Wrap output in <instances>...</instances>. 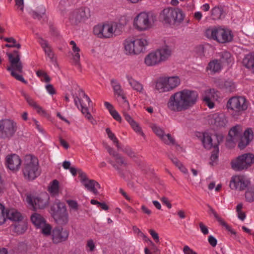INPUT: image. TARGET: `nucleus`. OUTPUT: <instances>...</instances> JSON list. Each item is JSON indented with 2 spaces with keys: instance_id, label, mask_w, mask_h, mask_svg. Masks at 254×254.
Returning <instances> with one entry per match:
<instances>
[{
  "instance_id": "1",
  "label": "nucleus",
  "mask_w": 254,
  "mask_h": 254,
  "mask_svg": "<svg viewBox=\"0 0 254 254\" xmlns=\"http://www.w3.org/2000/svg\"><path fill=\"white\" fill-rule=\"evenodd\" d=\"M198 94L193 90L185 89L172 94L167 103L168 108L173 112H181L193 107L197 102Z\"/></svg>"
},
{
  "instance_id": "2",
  "label": "nucleus",
  "mask_w": 254,
  "mask_h": 254,
  "mask_svg": "<svg viewBox=\"0 0 254 254\" xmlns=\"http://www.w3.org/2000/svg\"><path fill=\"white\" fill-rule=\"evenodd\" d=\"M243 132L241 126L237 125L233 127L229 132L227 142L234 143L239 140L238 146L240 149L245 148L253 140L254 133L251 128L247 129L242 135Z\"/></svg>"
},
{
  "instance_id": "3",
  "label": "nucleus",
  "mask_w": 254,
  "mask_h": 254,
  "mask_svg": "<svg viewBox=\"0 0 254 254\" xmlns=\"http://www.w3.org/2000/svg\"><path fill=\"white\" fill-rule=\"evenodd\" d=\"M172 50L170 46H164L146 56L144 63L147 66H154L167 61L171 57Z\"/></svg>"
},
{
  "instance_id": "4",
  "label": "nucleus",
  "mask_w": 254,
  "mask_h": 254,
  "mask_svg": "<svg viewBox=\"0 0 254 254\" xmlns=\"http://www.w3.org/2000/svg\"><path fill=\"white\" fill-rule=\"evenodd\" d=\"M156 20V17L153 13L141 12L134 18L133 26L139 31H145L153 27Z\"/></svg>"
},
{
  "instance_id": "5",
  "label": "nucleus",
  "mask_w": 254,
  "mask_h": 254,
  "mask_svg": "<svg viewBox=\"0 0 254 254\" xmlns=\"http://www.w3.org/2000/svg\"><path fill=\"white\" fill-rule=\"evenodd\" d=\"M22 172L24 178L28 181H32L39 176L38 159L31 155H26L24 158Z\"/></svg>"
},
{
  "instance_id": "6",
  "label": "nucleus",
  "mask_w": 254,
  "mask_h": 254,
  "mask_svg": "<svg viewBox=\"0 0 254 254\" xmlns=\"http://www.w3.org/2000/svg\"><path fill=\"white\" fill-rule=\"evenodd\" d=\"M51 214L55 222L61 226L66 225L69 221L68 214L65 204L55 200L51 206Z\"/></svg>"
},
{
  "instance_id": "7",
  "label": "nucleus",
  "mask_w": 254,
  "mask_h": 254,
  "mask_svg": "<svg viewBox=\"0 0 254 254\" xmlns=\"http://www.w3.org/2000/svg\"><path fill=\"white\" fill-rule=\"evenodd\" d=\"M205 33L207 37L220 43L230 42L234 37L231 30L220 26L209 28L206 30Z\"/></svg>"
},
{
  "instance_id": "8",
  "label": "nucleus",
  "mask_w": 254,
  "mask_h": 254,
  "mask_svg": "<svg viewBox=\"0 0 254 254\" xmlns=\"http://www.w3.org/2000/svg\"><path fill=\"white\" fill-rule=\"evenodd\" d=\"M185 16L184 12L179 8L167 7L164 9L160 14L163 21L170 25L180 24L183 21Z\"/></svg>"
},
{
  "instance_id": "9",
  "label": "nucleus",
  "mask_w": 254,
  "mask_h": 254,
  "mask_svg": "<svg viewBox=\"0 0 254 254\" xmlns=\"http://www.w3.org/2000/svg\"><path fill=\"white\" fill-rule=\"evenodd\" d=\"M248 107L246 99L242 96H234L227 102L226 108L228 112L234 117L241 115Z\"/></svg>"
},
{
  "instance_id": "10",
  "label": "nucleus",
  "mask_w": 254,
  "mask_h": 254,
  "mask_svg": "<svg viewBox=\"0 0 254 254\" xmlns=\"http://www.w3.org/2000/svg\"><path fill=\"white\" fill-rule=\"evenodd\" d=\"M180 83L179 76H162L156 81L155 89L159 93L168 92L177 87Z\"/></svg>"
},
{
  "instance_id": "11",
  "label": "nucleus",
  "mask_w": 254,
  "mask_h": 254,
  "mask_svg": "<svg viewBox=\"0 0 254 254\" xmlns=\"http://www.w3.org/2000/svg\"><path fill=\"white\" fill-rule=\"evenodd\" d=\"M8 57L10 63V66L7 69L10 71L11 75L17 80L27 84V82L23 76L18 74L22 72V64L20 61V55L17 51H14L13 54H8Z\"/></svg>"
},
{
  "instance_id": "12",
  "label": "nucleus",
  "mask_w": 254,
  "mask_h": 254,
  "mask_svg": "<svg viewBox=\"0 0 254 254\" xmlns=\"http://www.w3.org/2000/svg\"><path fill=\"white\" fill-rule=\"evenodd\" d=\"M119 25L116 23H106L94 26L93 32L99 38H109L119 34Z\"/></svg>"
},
{
  "instance_id": "13",
  "label": "nucleus",
  "mask_w": 254,
  "mask_h": 254,
  "mask_svg": "<svg viewBox=\"0 0 254 254\" xmlns=\"http://www.w3.org/2000/svg\"><path fill=\"white\" fill-rule=\"evenodd\" d=\"M254 162V155L251 153H245L238 156L231 163L232 168L236 171L247 169Z\"/></svg>"
},
{
  "instance_id": "14",
  "label": "nucleus",
  "mask_w": 254,
  "mask_h": 254,
  "mask_svg": "<svg viewBox=\"0 0 254 254\" xmlns=\"http://www.w3.org/2000/svg\"><path fill=\"white\" fill-rule=\"evenodd\" d=\"M31 221L37 229L41 230L45 236H49L51 232L52 226L47 223L45 219L40 214L34 213L31 216Z\"/></svg>"
},
{
  "instance_id": "15",
  "label": "nucleus",
  "mask_w": 254,
  "mask_h": 254,
  "mask_svg": "<svg viewBox=\"0 0 254 254\" xmlns=\"http://www.w3.org/2000/svg\"><path fill=\"white\" fill-rule=\"evenodd\" d=\"M17 130L16 124L11 120H0V136L2 138H10Z\"/></svg>"
},
{
  "instance_id": "16",
  "label": "nucleus",
  "mask_w": 254,
  "mask_h": 254,
  "mask_svg": "<svg viewBox=\"0 0 254 254\" xmlns=\"http://www.w3.org/2000/svg\"><path fill=\"white\" fill-rule=\"evenodd\" d=\"M49 197L46 192H43L36 197L28 195L26 198L27 203L34 209H43L48 203Z\"/></svg>"
},
{
  "instance_id": "17",
  "label": "nucleus",
  "mask_w": 254,
  "mask_h": 254,
  "mask_svg": "<svg viewBox=\"0 0 254 254\" xmlns=\"http://www.w3.org/2000/svg\"><path fill=\"white\" fill-rule=\"evenodd\" d=\"M52 242L55 244H59L67 241L69 236L68 230L62 227L57 226L51 229L50 233Z\"/></svg>"
},
{
  "instance_id": "18",
  "label": "nucleus",
  "mask_w": 254,
  "mask_h": 254,
  "mask_svg": "<svg viewBox=\"0 0 254 254\" xmlns=\"http://www.w3.org/2000/svg\"><path fill=\"white\" fill-rule=\"evenodd\" d=\"M250 180L244 176L236 175L231 178L229 187L232 190H244L250 184Z\"/></svg>"
},
{
  "instance_id": "19",
  "label": "nucleus",
  "mask_w": 254,
  "mask_h": 254,
  "mask_svg": "<svg viewBox=\"0 0 254 254\" xmlns=\"http://www.w3.org/2000/svg\"><path fill=\"white\" fill-rule=\"evenodd\" d=\"M222 140V136L219 135H210L209 133L205 132L203 134L202 142L204 147L208 149L212 147L218 146L220 142Z\"/></svg>"
},
{
  "instance_id": "20",
  "label": "nucleus",
  "mask_w": 254,
  "mask_h": 254,
  "mask_svg": "<svg viewBox=\"0 0 254 254\" xmlns=\"http://www.w3.org/2000/svg\"><path fill=\"white\" fill-rule=\"evenodd\" d=\"M207 119L209 124L217 127H225L228 123L226 117L223 113L211 114L207 116Z\"/></svg>"
},
{
  "instance_id": "21",
  "label": "nucleus",
  "mask_w": 254,
  "mask_h": 254,
  "mask_svg": "<svg viewBox=\"0 0 254 254\" xmlns=\"http://www.w3.org/2000/svg\"><path fill=\"white\" fill-rule=\"evenodd\" d=\"M5 165L9 170L12 171H17L20 168L21 159L16 154H8L5 158Z\"/></svg>"
},
{
  "instance_id": "22",
  "label": "nucleus",
  "mask_w": 254,
  "mask_h": 254,
  "mask_svg": "<svg viewBox=\"0 0 254 254\" xmlns=\"http://www.w3.org/2000/svg\"><path fill=\"white\" fill-rule=\"evenodd\" d=\"M219 97L218 92L214 89L206 90L202 95L203 101L210 109L214 107V101H217Z\"/></svg>"
},
{
  "instance_id": "23",
  "label": "nucleus",
  "mask_w": 254,
  "mask_h": 254,
  "mask_svg": "<svg viewBox=\"0 0 254 254\" xmlns=\"http://www.w3.org/2000/svg\"><path fill=\"white\" fill-rule=\"evenodd\" d=\"M88 17L85 9L83 8L70 11L69 20L73 24H77Z\"/></svg>"
},
{
  "instance_id": "24",
  "label": "nucleus",
  "mask_w": 254,
  "mask_h": 254,
  "mask_svg": "<svg viewBox=\"0 0 254 254\" xmlns=\"http://www.w3.org/2000/svg\"><path fill=\"white\" fill-rule=\"evenodd\" d=\"M21 95L24 97L29 106L36 110L37 112L42 115L46 114V112L35 101L32 99L24 90L20 91Z\"/></svg>"
},
{
  "instance_id": "25",
  "label": "nucleus",
  "mask_w": 254,
  "mask_h": 254,
  "mask_svg": "<svg viewBox=\"0 0 254 254\" xmlns=\"http://www.w3.org/2000/svg\"><path fill=\"white\" fill-rule=\"evenodd\" d=\"M132 41L134 45L135 55L143 52L145 50V47L148 43L147 40L144 38L132 40Z\"/></svg>"
},
{
  "instance_id": "26",
  "label": "nucleus",
  "mask_w": 254,
  "mask_h": 254,
  "mask_svg": "<svg viewBox=\"0 0 254 254\" xmlns=\"http://www.w3.org/2000/svg\"><path fill=\"white\" fill-rule=\"evenodd\" d=\"M223 65L218 60H211L206 68L207 71H209L211 74L219 73L222 69Z\"/></svg>"
},
{
  "instance_id": "27",
  "label": "nucleus",
  "mask_w": 254,
  "mask_h": 254,
  "mask_svg": "<svg viewBox=\"0 0 254 254\" xmlns=\"http://www.w3.org/2000/svg\"><path fill=\"white\" fill-rule=\"evenodd\" d=\"M74 101L75 106L79 109V107L81 108V111L82 113L84 115L85 118L88 120L91 123L94 124V122L95 121L93 119L92 115L89 112L88 109L87 108L85 107L83 104L81 103V100L80 99L76 97L74 98Z\"/></svg>"
},
{
  "instance_id": "28",
  "label": "nucleus",
  "mask_w": 254,
  "mask_h": 254,
  "mask_svg": "<svg viewBox=\"0 0 254 254\" xmlns=\"http://www.w3.org/2000/svg\"><path fill=\"white\" fill-rule=\"evenodd\" d=\"M124 116L126 120L130 124L132 129L138 134L144 136V133L138 124L135 122L131 116L126 112H124Z\"/></svg>"
},
{
  "instance_id": "29",
  "label": "nucleus",
  "mask_w": 254,
  "mask_h": 254,
  "mask_svg": "<svg viewBox=\"0 0 254 254\" xmlns=\"http://www.w3.org/2000/svg\"><path fill=\"white\" fill-rule=\"evenodd\" d=\"M208 208H209V213L210 214H213L215 218L218 221V222L219 223V224L225 227L226 229L231 232V234H235V231L233 230V229H232V228L229 226L225 221L224 220L221 218L218 214L217 213L216 211L210 206L208 205Z\"/></svg>"
},
{
  "instance_id": "30",
  "label": "nucleus",
  "mask_w": 254,
  "mask_h": 254,
  "mask_svg": "<svg viewBox=\"0 0 254 254\" xmlns=\"http://www.w3.org/2000/svg\"><path fill=\"white\" fill-rule=\"evenodd\" d=\"M83 185L88 190L92 192L94 194L98 193V189L100 188V184L94 180H88Z\"/></svg>"
},
{
  "instance_id": "31",
  "label": "nucleus",
  "mask_w": 254,
  "mask_h": 254,
  "mask_svg": "<svg viewBox=\"0 0 254 254\" xmlns=\"http://www.w3.org/2000/svg\"><path fill=\"white\" fill-rule=\"evenodd\" d=\"M217 57L219 58V61L222 64H229L233 61V59L231 53L228 51H224L217 54Z\"/></svg>"
},
{
  "instance_id": "32",
  "label": "nucleus",
  "mask_w": 254,
  "mask_h": 254,
  "mask_svg": "<svg viewBox=\"0 0 254 254\" xmlns=\"http://www.w3.org/2000/svg\"><path fill=\"white\" fill-rule=\"evenodd\" d=\"M6 218L16 222L23 219L20 213L14 209H10L6 211Z\"/></svg>"
},
{
  "instance_id": "33",
  "label": "nucleus",
  "mask_w": 254,
  "mask_h": 254,
  "mask_svg": "<svg viewBox=\"0 0 254 254\" xmlns=\"http://www.w3.org/2000/svg\"><path fill=\"white\" fill-rule=\"evenodd\" d=\"M14 231L18 234H22L26 232L27 229V223L25 220L17 221L14 225Z\"/></svg>"
},
{
  "instance_id": "34",
  "label": "nucleus",
  "mask_w": 254,
  "mask_h": 254,
  "mask_svg": "<svg viewBox=\"0 0 254 254\" xmlns=\"http://www.w3.org/2000/svg\"><path fill=\"white\" fill-rule=\"evenodd\" d=\"M243 64L254 73V54L247 55L243 60Z\"/></svg>"
},
{
  "instance_id": "35",
  "label": "nucleus",
  "mask_w": 254,
  "mask_h": 254,
  "mask_svg": "<svg viewBox=\"0 0 254 254\" xmlns=\"http://www.w3.org/2000/svg\"><path fill=\"white\" fill-rule=\"evenodd\" d=\"M111 83L113 88L115 94L117 95L118 97H122L123 99H125V96L124 95L123 91L120 84L115 79H112Z\"/></svg>"
},
{
  "instance_id": "36",
  "label": "nucleus",
  "mask_w": 254,
  "mask_h": 254,
  "mask_svg": "<svg viewBox=\"0 0 254 254\" xmlns=\"http://www.w3.org/2000/svg\"><path fill=\"white\" fill-rule=\"evenodd\" d=\"M125 52L127 55L134 54L132 39H127L124 42Z\"/></svg>"
},
{
  "instance_id": "37",
  "label": "nucleus",
  "mask_w": 254,
  "mask_h": 254,
  "mask_svg": "<svg viewBox=\"0 0 254 254\" xmlns=\"http://www.w3.org/2000/svg\"><path fill=\"white\" fill-rule=\"evenodd\" d=\"M48 191L53 196H57L59 193V182L57 180H54L50 184L48 187Z\"/></svg>"
},
{
  "instance_id": "38",
  "label": "nucleus",
  "mask_w": 254,
  "mask_h": 254,
  "mask_svg": "<svg viewBox=\"0 0 254 254\" xmlns=\"http://www.w3.org/2000/svg\"><path fill=\"white\" fill-rule=\"evenodd\" d=\"M70 44L71 46L72 50L74 53V55H73V60L75 64L79 65L80 57L79 53L80 52V49L76 46V44L74 41H71L70 42Z\"/></svg>"
},
{
  "instance_id": "39",
  "label": "nucleus",
  "mask_w": 254,
  "mask_h": 254,
  "mask_svg": "<svg viewBox=\"0 0 254 254\" xmlns=\"http://www.w3.org/2000/svg\"><path fill=\"white\" fill-rule=\"evenodd\" d=\"M127 80L132 88L138 92H141L143 90V86L138 81L135 80L132 77L127 76Z\"/></svg>"
},
{
  "instance_id": "40",
  "label": "nucleus",
  "mask_w": 254,
  "mask_h": 254,
  "mask_svg": "<svg viewBox=\"0 0 254 254\" xmlns=\"http://www.w3.org/2000/svg\"><path fill=\"white\" fill-rule=\"evenodd\" d=\"M46 12L45 7L43 5H40L37 7L36 10L31 11V15L35 19H40Z\"/></svg>"
},
{
  "instance_id": "41",
  "label": "nucleus",
  "mask_w": 254,
  "mask_h": 254,
  "mask_svg": "<svg viewBox=\"0 0 254 254\" xmlns=\"http://www.w3.org/2000/svg\"><path fill=\"white\" fill-rule=\"evenodd\" d=\"M222 8L215 6L211 10V16L213 20H218L221 18L223 14Z\"/></svg>"
},
{
  "instance_id": "42",
  "label": "nucleus",
  "mask_w": 254,
  "mask_h": 254,
  "mask_svg": "<svg viewBox=\"0 0 254 254\" xmlns=\"http://www.w3.org/2000/svg\"><path fill=\"white\" fill-rule=\"evenodd\" d=\"M38 42L41 46L46 55L53 52L52 49L48 42L42 38H40Z\"/></svg>"
},
{
  "instance_id": "43",
  "label": "nucleus",
  "mask_w": 254,
  "mask_h": 254,
  "mask_svg": "<svg viewBox=\"0 0 254 254\" xmlns=\"http://www.w3.org/2000/svg\"><path fill=\"white\" fill-rule=\"evenodd\" d=\"M106 149L107 150L109 153L112 155L114 157H115V159L119 160L121 163L124 164L125 160L122 156H121L119 154H118L117 152H116L113 148L110 147V146H106Z\"/></svg>"
},
{
  "instance_id": "44",
  "label": "nucleus",
  "mask_w": 254,
  "mask_h": 254,
  "mask_svg": "<svg viewBox=\"0 0 254 254\" xmlns=\"http://www.w3.org/2000/svg\"><path fill=\"white\" fill-rule=\"evenodd\" d=\"M245 197L246 200L249 202L254 201V187H252L247 189L245 192Z\"/></svg>"
},
{
  "instance_id": "45",
  "label": "nucleus",
  "mask_w": 254,
  "mask_h": 254,
  "mask_svg": "<svg viewBox=\"0 0 254 254\" xmlns=\"http://www.w3.org/2000/svg\"><path fill=\"white\" fill-rule=\"evenodd\" d=\"M109 163L112 165V166L119 173H122V169H121V166H126L127 165V163L125 160L124 164L121 163L120 161L118 159H115V161H113L111 160H109L108 161Z\"/></svg>"
},
{
  "instance_id": "46",
  "label": "nucleus",
  "mask_w": 254,
  "mask_h": 254,
  "mask_svg": "<svg viewBox=\"0 0 254 254\" xmlns=\"http://www.w3.org/2000/svg\"><path fill=\"white\" fill-rule=\"evenodd\" d=\"M85 250L87 253H91L95 251V243L92 239H89L87 241Z\"/></svg>"
},
{
  "instance_id": "47",
  "label": "nucleus",
  "mask_w": 254,
  "mask_h": 254,
  "mask_svg": "<svg viewBox=\"0 0 254 254\" xmlns=\"http://www.w3.org/2000/svg\"><path fill=\"white\" fill-rule=\"evenodd\" d=\"M162 141L168 145H173L175 144V139L170 134H164L161 138Z\"/></svg>"
},
{
  "instance_id": "48",
  "label": "nucleus",
  "mask_w": 254,
  "mask_h": 254,
  "mask_svg": "<svg viewBox=\"0 0 254 254\" xmlns=\"http://www.w3.org/2000/svg\"><path fill=\"white\" fill-rule=\"evenodd\" d=\"M219 149L218 146L214 147V151L212 152L210 157V164L211 165H214L215 163L217 161L218 157Z\"/></svg>"
},
{
  "instance_id": "49",
  "label": "nucleus",
  "mask_w": 254,
  "mask_h": 254,
  "mask_svg": "<svg viewBox=\"0 0 254 254\" xmlns=\"http://www.w3.org/2000/svg\"><path fill=\"white\" fill-rule=\"evenodd\" d=\"M6 218V211H5V208L0 203V225L3 224Z\"/></svg>"
},
{
  "instance_id": "50",
  "label": "nucleus",
  "mask_w": 254,
  "mask_h": 254,
  "mask_svg": "<svg viewBox=\"0 0 254 254\" xmlns=\"http://www.w3.org/2000/svg\"><path fill=\"white\" fill-rule=\"evenodd\" d=\"M153 132L161 139L165 134L164 130L157 125H153L152 127Z\"/></svg>"
},
{
  "instance_id": "51",
  "label": "nucleus",
  "mask_w": 254,
  "mask_h": 254,
  "mask_svg": "<svg viewBox=\"0 0 254 254\" xmlns=\"http://www.w3.org/2000/svg\"><path fill=\"white\" fill-rule=\"evenodd\" d=\"M70 209L73 211H77L79 209V205L77 202L74 200H67L66 201Z\"/></svg>"
},
{
  "instance_id": "52",
  "label": "nucleus",
  "mask_w": 254,
  "mask_h": 254,
  "mask_svg": "<svg viewBox=\"0 0 254 254\" xmlns=\"http://www.w3.org/2000/svg\"><path fill=\"white\" fill-rule=\"evenodd\" d=\"M78 175L80 182L82 185H83L87 180H89L87 178L86 174L82 172L81 170H79Z\"/></svg>"
},
{
  "instance_id": "53",
  "label": "nucleus",
  "mask_w": 254,
  "mask_h": 254,
  "mask_svg": "<svg viewBox=\"0 0 254 254\" xmlns=\"http://www.w3.org/2000/svg\"><path fill=\"white\" fill-rule=\"evenodd\" d=\"M106 132L108 134V137L112 140L113 142H117V140H118L117 138L109 128H107L106 129Z\"/></svg>"
},
{
  "instance_id": "54",
  "label": "nucleus",
  "mask_w": 254,
  "mask_h": 254,
  "mask_svg": "<svg viewBox=\"0 0 254 254\" xmlns=\"http://www.w3.org/2000/svg\"><path fill=\"white\" fill-rule=\"evenodd\" d=\"M225 88L230 92L233 91L235 89V85L231 81H226L224 83Z\"/></svg>"
},
{
  "instance_id": "55",
  "label": "nucleus",
  "mask_w": 254,
  "mask_h": 254,
  "mask_svg": "<svg viewBox=\"0 0 254 254\" xmlns=\"http://www.w3.org/2000/svg\"><path fill=\"white\" fill-rule=\"evenodd\" d=\"M113 118L118 122H121L122 121V118L118 112L114 109L111 112H110Z\"/></svg>"
},
{
  "instance_id": "56",
  "label": "nucleus",
  "mask_w": 254,
  "mask_h": 254,
  "mask_svg": "<svg viewBox=\"0 0 254 254\" xmlns=\"http://www.w3.org/2000/svg\"><path fill=\"white\" fill-rule=\"evenodd\" d=\"M49 58L50 61L55 65H57V59L53 52L46 55Z\"/></svg>"
},
{
  "instance_id": "57",
  "label": "nucleus",
  "mask_w": 254,
  "mask_h": 254,
  "mask_svg": "<svg viewBox=\"0 0 254 254\" xmlns=\"http://www.w3.org/2000/svg\"><path fill=\"white\" fill-rule=\"evenodd\" d=\"M123 151L126 153L130 157H134L135 156L134 153L129 147H126L125 148L123 149Z\"/></svg>"
},
{
  "instance_id": "58",
  "label": "nucleus",
  "mask_w": 254,
  "mask_h": 254,
  "mask_svg": "<svg viewBox=\"0 0 254 254\" xmlns=\"http://www.w3.org/2000/svg\"><path fill=\"white\" fill-rule=\"evenodd\" d=\"M208 241L212 247H215L216 246L217 241L213 236H209L208 238Z\"/></svg>"
},
{
  "instance_id": "59",
  "label": "nucleus",
  "mask_w": 254,
  "mask_h": 254,
  "mask_svg": "<svg viewBox=\"0 0 254 254\" xmlns=\"http://www.w3.org/2000/svg\"><path fill=\"white\" fill-rule=\"evenodd\" d=\"M183 252L185 254H197L196 252L191 249L188 246H185L183 249Z\"/></svg>"
},
{
  "instance_id": "60",
  "label": "nucleus",
  "mask_w": 254,
  "mask_h": 254,
  "mask_svg": "<svg viewBox=\"0 0 254 254\" xmlns=\"http://www.w3.org/2000/svg\"><path fill=\"white\" fill-rule=\"evenodd\" d=\"M15 5L17 8H19L21 11H23L24 9V1L23 0H15Z\"/></svg>"
},
{
  "instance_id": "61",
  "label": "nucleus",
  "mask_w": 254,
  "mask_h": 254,
  "mask_svg": "<svg viewBox=\"0 0 254 254\" xmlns=\"http://www.w3.org/2000/svg\"><path fill=\"white\" fill-rule=\"evenodd\" d=\"M199 227H200L201 232L204 235H206V234H208V232H209L208 230L207 227L206 226H205L202 222H200L199 224Z\"/></svg>"
},
{
  "instance_id": "62",
  "label": "nucleus",
  "mask_w": 254,
  "mask_h": 254,
  "mask_svg": "<svg viewBox=\"0 0 254 254\" xmlns=\"http://www.w3.org/2000/svg\"><path fill=\"white\" fill-rule=\"evenodd\" d=\"M79 95L81 96H82L84 98H85L86 99V100L88 103V106L89 107L92 105H91L92 104L91 100H90L89 97L84 93V91H83L82 90L80 91V92L79 93Z\"/></svg>"
},
{
  "instance_id": "63",
  "label": "nucleus",
  "mask_w": 254,
  "mask_h": 254,
  "mask_svg": "<svg viewBox=\"0 0 254 254\" xmlns=\"http://www.w3.org/2000/svg\"><path fill=\"white\" fill-rule=\"evenodd\" d=\"M46 89L47 92L51 95H53L55 93L54 87L52 84H47L46 86Z\"/></svg>"
},
{
  "instance_id": "64",
  "label": "nucleus",
  "mask_w": 254,
  "mask_h": 254,
  "mask_svg": "<svg viewBox=\"0 0 254 254\" xmlns=\"http://www.w3.org/2000/svg\"><path fill=\"white\" fill-rule=\"evenodd\" d=\"M149 233L156 243L159 242V237L158 234L153 230H150Z\"/></svg>"
}]
</instances>
